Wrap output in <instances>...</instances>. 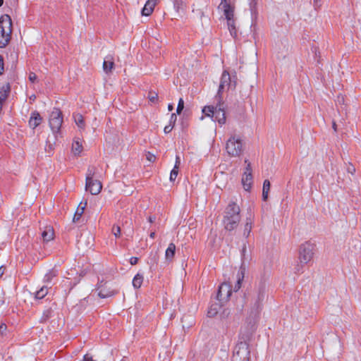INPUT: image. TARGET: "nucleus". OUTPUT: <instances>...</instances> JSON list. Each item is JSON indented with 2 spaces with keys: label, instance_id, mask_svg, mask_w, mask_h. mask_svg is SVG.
Returning <instances> with one entry per match:
<instances>
[{
  "label": "nucleus",
  "instance_id": "obj_1",
  "mask_svg": "<svg viewBox=\"0 0 361 361\" xmlns=\"http://www.w3.org/2000/svg\"><path fill=\"white\" fill-rule=\"evenodd\" d=\"M315 245L310 241H306L300 245L298 252V260L294 266L293 271L295 274L303 271L305 265L308 264L313 259Z\"/></svg>",
  "mask_w": 361,
  "mask_h": 361
},
{
  "label": "nucleus",
  "instance_id": "obj_2",
  "mask_svg": "<svg viewBox=\"0 0 361 361\" xmlns=\"http://www.w3.org/2000/svg\"><path fill=\"white\" fill-rule=\"evenodd\" d=\"M240 221V209L235 202L231 201L226 207L223 219L226 230L231 231L235 229Z\"/></svg>",
  "mask_w": 361,
  "mask_h": 361
},
{
  "label": "nucleus",
  "instance_id": "obj_3",
  "mask_svg": "<svg viewBox=\"0 0 361 361\" xmlns=\"http://www.w3.org/2000/svg\"><path fill=\"white\" fill-rule=\"evenodd\" d=\"M218 9L222 11L227 21V26L231 35L236 36L235 20L234 18V7L227 0H221Z\"/></svg>",
  "mask_w": 361,
  "mask_h": 361
},
{
  "label": "nucleus",
  "instance_id": "obj_4",
  "mask_svg": "<svg viewBox=\"0 0 361 361\" xmlns=\"http://www.w3.org/2000/svg\"><path fill=\"white\" fill-rule=\"evenodd\" d=\"M202 113L207 117H214V121H216L220 125H224L226 123L225 106L220 101L216 106H205L202 109Z\"/></svg>",
  "mask_w": 361,
  "mask_h": 361
},
{
  "label": "nucleus",
  "instance_id": "obj_5",
  "mask_svg": "<svg viewBox=\"0 0 361 361\" xmlns=\"http://www.w3.org/2000/svg\"><path fill=\"white\" fill-rule=\"evenodd\" d=\"M226 151L230 157H237L243 152V142L239 135L231 136L226 142Z\"/></svg>",
  "mask_w": 361,
  "mask_h": 361
},
{
  "label": "nucleus",
  "instance_id": "obj_6",
  "mask_svg": "<svg viewBox=\"0 0 361 361\" xmlns=\"http://www.w3.org/2000/svg\"><path fill=\"white\" fill-rule=\"evenodd\" d=\"M266 293V285L264 281H260L259 284L255 287V302L252 309L250 312V316L254 319L257 317L259 311L261 303L263 301Z\"/></svg>",
  "mask_w": 361,
  "mask_h": 361
},
{
  "label": "nucleus",
  "instance_id": "obj_7",
  "mask_svg": "<svg viewBox=\"0 0 361 361\" xmlns=\"http://www.w3.org/2000/svg\"><path fill=\"white\" fill-rule=\"evenodd\" d=\"M12 33V20L7 15L1 16V48L6 46L11 39Z\"/></svg>",
  "mask_w": 361,
  "mask_h": 361
},
{
  "label": "nucleus",
  "instance_id": "obj_8",
  "mask_svg": "<svg viewBox=\"0 0 361 361\" xmlns=\"http://www.w3.org/2000/svg\"><path fill=\"white\" fill-rule=\"evenodd\" d=\"M94 174V169L89 168L86 175L85 190L92 195H98L102 190V185L100 181L93 178Z\"/></svg>",
  "mask_w": 361,
  "mask_h": 361
},
{
  "label": "nucleus",
  "instance_id": "obj_9",
  "mask_svg": "<svg viewBox=\"0 0 361 361\" xmlns=\"http://www.w3.org/2000/svg\"><path fill=\"white\" fill-rule=\"evenodd\" d=\"M250 350L248 344L245 342L238 343L234 350L233 361H249Z\"/></svg>",
  "mask_w": 361,
  "mask_h": 361
},
{
  "label": "nucleus",
  "instance_id": "obj_10",
  "mask_svg": "<svg viewBox=\"0 0 361 361\" xmlns=\"http://www.w3.org/2000/svg\"><path fill=\"white\" fill-rule=\"evenodd\" d=\"M49 126L54 133H58L63 123L61 112L58 109H54L49 116Z\"/></svg>",
  "mask_w": 361,
  "mask_h": 361
},
{
  "label": "nucleus",
  "instance_id": "obj_11",
  "mask_svg": "<svg viewBox=\"0 0 361 361\" xmlns=\"http://www.w3.org/2000/svg\"><path fill=\"white\" fill-rule=\"evenodd\" d=\"M245 162L247 164L245 171L242 177V184L245 190L248 191L252 185V175L250 163L245 160Z\"/></svg>",
  "mask_w": 361,
  "mask_h": 361
},
{
  "label": "nucleus",
  "instance_id": "obj_12",
  "mask_svg": "<svg viewBox=\"0 0 361 361\" xmlns=\"http://www.w3.org/2000/svg\"><path fill=\"white\" fill-rule=\"evenodd\" d=\"M232 293L231 285L227 282H224L219 288L217 299L220 302L227 301Z\"/></svg>",
  "mask_w": 361,
  "mask_h": 361
},
{
  "label": "nucleus",
  "instance_id": "obj_13",
  "mask_svg": "<svg viewBox=\"0 0 361 361\" xmlns=\"http://www.w3.org/2000/svg\"><path fill=\"white\" fill-rule=\"evenodd\" d=\"M230 84H231L230 75L226 71H225L223 72V73L221 75V81H220L218 93H217L219 99H221V96H220L221 93L222 92H224L225 90L228 89Z\"/></svg>",
  "mask_w": 361,
  "mask_h": 361
},
{
  "label": "nucleus",
  "instance_id": "obj_14",
  "mask_svg": "<svg viewBox=\"0 0 361 361\" xmlns=\"http://www.w3.org/2000/svg\"><path fill=\"white\" fill-rule=\"evenodd\" d=\"M42 118L39 112L36 111H32L30 114V117L28 121L29 126L31 128L35 129L42 123Z\"/></svg>",
  "mask_w": 361,
  "mask_h": 361
},
{
  "label": "nucleus",
  "instance_id": "obj_15",
  "mask_svg": "<svg viewBox=\"0 0 361 361\" xmlns=\"http://www.w3.org/2000/svg\"><path fill=\"white\" fill-rule=\"evenodd\" d=\"M157 4V0H148L145 3V4L142 10V15L145 16H150L152 13Z\"/></svg>",
  "mask_w": 361,
  "mask_h": 361
},
{
  "label": "nucleus",
  "instance_id": "obj_16",
  "mask_svg": "<svg viewBox=\"0 0 361 361\" xmlns=\"http://www.w3.org/2000/svg\"><path fill=\"white\" fill-rule=\"evenodd\" d=\"M114 66V57L111 55H108L104 58L103 62V70L104 71L109 74L111 72L112 69Z\"/></svg>",
  "mask_w": 361,
  "mask_h": 361
},
{
  "label": "nucleus",
  "instance_id": "obj_17",
  "mask_svg": "<svg viewBox=\"0 0 361 361\" xmlns=\"http://www.w3.org/2000/svg\"><path fill=\"white\" fill-rule=\"evenodd\" d=\"M54 232L51 226H46L42 232V238L44 242H49L54 239Z\"/></svg>",
  "mask_w": 361,
  "mask_h": 361
},
{
  "label": "nucleus",
  "instance_id": "obj_18",
  "mask_svg": "<svg viewBox=\"0 0 361 361\" xmlns=\"http://www.w3.org/2000/svg\"><path fill=\"white\" fill-rule=\"evenodd\" d=\"M83 149L82 141L80 138H75L73 140L72 144V152L74 155L78 156L81 154Z\"/></svg>",
  "mask_w": 361,
  "mask_h": 361
},
{
  "label": "nucleus",
  "instance_id": "obj_19",
  "mask_svg": "<svg viewBox=\"0 0 361 361\" xmlns=\"http://www.w3.org/2000/svg\"><path fill=\"white\" fill-rule=\"evenodd\" d=\"M252 228V213L250 214L249 216L246 219V223L244 226V231H243V235L245 237H248L250 235L251 230Z\"/></svg>",
  "mask_w": 361,
  "mask_h": 361
},
{
  "label": "nucleus",
  "instance_id": "obj_20",
  "mask_svg": "<svg viewBox=\"0 0 361 361\" xmlns=\"http://www.w3.org/2000/svg\"><path fill=\"white\" fill-rule=\"evenodd\" d=\"M176 252V245L174 243H171L166 252H165V258L166 260L171 261L173 257H174Z\"/></svg>",
  "mask_w": 361,
  "mask_h": 361
},
{
  "label": "nucleus",
  "instance_id": "obj_21",
  "mask_svg": "<svg viewBox=\"0 0 361 361\" xmlns=\"http://www.w3.org/2000/svg\"><path fill=\"white\" fill-rule=\"evenodd\" d=\"M180 163V158L178 156H176L175 166H174L173 169L171 170V173H170L169 179L171 181H174L176 179L178 173V167H179Z\"/></svg>",
  "mask_w": 361,
  "mask_h": 361
},
{
  "label": "nucleus",
  "instance_id": "obj_22",
  "mask_svg": "<svg viewBox=\"0 0 361 361\" xmlns=\"http://www.w3.org/2000/svg\"><path fill=\"white\" fill-rule=\"evenodd\" d=\"M86 205H87V202H85L84 203H82V202L80 203V204L78 205L77 210L74 214L73 219V221L74 222L78 221L80 219V218L81 217L82 214L84 212Z\"/></svg>",
  "mask_w": 361,
  "mask_h": 361
},
{
  "label": "nucleus",
  "instance_id": "obj_23",
  "mask_svg": "<svg viewBox=\"0 0 361 361\" xmlns=\"http://www.w3.org/2000/svg\"><path fill=\"white\" fill-rule=\"evenodd\" d=\"M115 294H116L115 290H111V288H102L99 289V290L98 292V295L101 298H106L111 297Z\"/></svg>",
  "mask_w": 361,
  "mask_h": 361
},
{
  "label": "nucleus",
  "instance_id": "obj_24",
  "mask_svg": "<svg viewBox=\"0 0 361 361\" xmlns=\"http://www.w3.org/2000/svg\"><path fill=\"white\" fill-rule=\"evenodd\" d=\"M270 182L269 180H265L263 183V188H262V198L264 201H266L268 199L269 192L270 190Z\"/></svg>",
  "mask_w": 361,
  "mask_h": 361
},
{
  "label": "nucleus",
  "instance_id": "obj_25",
  "mask_svg": "<svg viewBox=\"0 0 361 361\" xmlns=\"http://www.w3.org/2000/svg\"><path fill=\"white\" fill-rule=\"evenodd\" d=\"M143 282V276L137 274L133 279V286L135 288H139Z\"/></svg>",
  "mask_w": 361,
  "mask_h": 361
},
{
  "label": "nucleus",
  "instance_id": "obj_26",
  "mask_svg": "<svg viewBox=\"0 0 361 361\" xmlns=\"http://www.w3.org/2000/svg\"><path fill=\"white\" fill-rule=\"evenodd\" d=\"M74 120L78 128L82 129L85 127L83 117L81 114H76L74 116Z\"/></svg>",
  "mask_w": 361,
  "mask_h": 361
},
{
  "label": "nucleus",
  "instance_id": "obj_27",
  "mask_svg": "<svg viewBox=\"0 0 361 361\" xmlns=\"http://www.w3.org/2000/svg\"><path fill=\"white\" fill-rule=\"evenodd\" d=\"M219 310V305L218 304L212 305L207 312V315L210 317H214L218 313Z\"/></svg>",
  "mask_w": 361,
  "mask_h": 361
},
{
  "label": "nucleus",
  "instance_id": "obj_28",
  "mask_svg": "<svg viewBox=\"0 0 361 361\" xmlns=\"http://www.w3.org/2000/svg\"><path fill=\"white\" fill-rule=\"evenodd\" d=\"M173 6L177 12L184 9V2L183 0H174Z\"/></svg>",
  "mask_w": 361,
  "mask_h": 361
},
{
  "label": "nucleus",
  "instance_id": "obj_29",
  "mask_svg": "<svg viewBox=\"0 0 361 361\" xmlns=\"http://www.w3.org/2000/svg\"><path fill=\"white\" fill-rule=\"evenodd\" d=\"M47 288L46 287H42L35 293V298L37 299H42L47 294Z\"/></svg>",
  "mask_w": 361,
  "mask_h": 361
},
{
  "label": "nucleus",
  "instance_id": "obj_30",
  "mask_svg": "<svg viewBox=\"0 0 361 361\" xmlns=\"http://www.w3.org/2000/svg\"><path fill=\"white\" fill-rule=\"evenodd\" d=\"M3 90L4 92V94H3L1 93V102L7 98L8 94L10 92L11 87H10L9 84H7L6 86H4Z\"/></svg>",
  "mask_w": 361,
  "mask_h": 361
},
{
  "label": "nucleus",
  "instance_id": "obj_31",
  "mask_svg": "<svg viewBox=\"0 0 361 361\" xmlns=\"http://www.w3.org/2000/svg\"><path fill=\"white\" fill-rule=\"evenodd\" d=\"M112 233L116 238H119L121 236V228L118 226L114 225L112 227Z\"/></svg>",
  "mask_w": 361,
  "mask_h": 361
},
{
  "label": "nucleus",
  "instance_id": "obj_32",
  "mask_svg": "<svg viewBox=\"0 0 361 361\" xmlns=\"http://www.w3.org/2000/svg\"><path fill=\"white\" fill-rule=\"evenodd\" d=\"M183 108H184V101H183V98H180L178 100V106L176 109V113L178 114H180V112L183 111Z\"/></svg>",
  "mask_w": 361,
  "mask_h": 361
},
{
  "label": "nucleus",
  "instance_id": "obj_33",
  "mask_svg": "<svg viewBox=\"0 0 361 361\" xmlns=\"http://www.w3.org/2000/svg\"><path fill=\"white\" fill-rule=\"evenodd\" d=\"M56 276V272L53 270H51L47 273L44 276V280L47 281H50L53 277Z\"/></svg>",
  "mask_w": 361,
  "mask_h": 361
},
{
  "label": "nucleus",
  "instance_id": "obj_34",
  "mask_svg": "<svg viewBox=\"0 0 361 361\" xmlns=\"http://www.w3.org/2000/svg\"><path fill=\"white\" fill-rule=\"evenodd\" d=\"M149 99L150 102L155 103L158 100V94L156 92H150L149 94Z\"/></svg>",
  "mask_w": 361,
  "mask_h": 361
},
{
  "label": "nucleus",
  "instance_id": "obj_35",
  "mask_svg": "<svg viewBox=\"0 0 361 361\" xmlns=\"http://www.w3.org/2000/svg\"><path fill=\"white\" fill-rule=\"evenodd\" d=\"M243 278V276H238V280H237V283H236V284L235 285V287H234V290L235 291H238L240 289Z\"/></svg>",
  "mask_w": 361,
  "mask_h": 361
},
{
  "label": "nucleus",
  "instance_id": "obj_36",
  "mask_svg": "<svg viewBox=\"0 0 361 361\" xmlns=\"http://www.w3.org/2000/svg\"><path fill=\"white\" fill-rule=\"evenodd\" d=\"M147 159L150 162H154L156 160V157L153 154L148 152L147 156Z\"/></svg>",
  "mask_w": 361,
  "mask_h": 361
},
{
  "label": "nucleus",
  "instance_id": "obj_37",
  "mask_svg": "<svg viewBox=\"0 0 361 361\" xmlns=\"http://www.w3.org/2000/svg\"><path fill=\"white\" fill-rule=\"evenodd\" d=\"M14 279L12 276H9L8 279V281L6 282V284L5 286H7L8 287H13L14 285Z\"/></svg>",
  "mask_w": 361,
  "mask_h": 361
},
{
  "label": "nucleus",
  "instance_id": "obj_38",
  "mask_svg": "<svg viewBox=\"0 0 361 361\" xmlns=\"http://www.w3.org/2000/svg\"><path fill=\"white\" fill-rule=\"evenodd\" d=\"M10 58L11 62L13 63L17 60V54L14 51H11Z\"/></svg>",
  "mask_w": 361,
  "mask_h": 361
},
{
  "label": "nucleus",
  "instance_id": "obj_39",
  "mask_svg": "<svg viewBox=\"0 0 361 361\" xmlns=\"http://www.w3.org/2000/svg\"><path fill=\"white\" fill-rule=\"evenodd\" d=\"M173 126H174V125L171 124V123H169V125L166 126H165V128H164V133H170V132L172 130V129H173Z\"/></svg>",
  "mask_w": 361,
  "mask_h": 361
},
{
  "label": "nucleus",
  "instance_id": "obj_40",
  "mask_svg": "<svg viewBox=\"0 0 361 361\" xmlns=\"http://www.w3.org/2000/svg\"><path fill=\"white\" fill-rule=\"evenodd\" d=\"M176 119H177V117H176V114H174V113H173V114H172L171 115V118H170L169 123L174 125V123H176Z\"/></svg>",
  "mask_w": 361,
  "mask_h": 361
},
{
  "label": "nucleus",
  "instance_id": "obj_41",
  "mask_svg": "<svg viewBox=\"0 0 361 361\" xmlns=\"http://www.w3.org/2000/svg\"><path fill=\"white\" fill-rule=\"evenodd\" d=\"M29 80L32 82H35L37 80L36 74L34 73H30L29 75Z\"/></svg>",
  "mask_w": 361,
  "mask_h": 361
},
{
  "label": "nucleus",
  "instance_id": "obj_42",
  "mask_svg": "<svg viewBox=\"0 0 361 361\" xmlns=\"http://www.w3.org/2000/svg\"><path fill=\"white\" fill-rule=\"evenodd\" d=\"M137 261H138V258H137V257H132L130 259V263L132 265L136 264L137 263Z\"/></svg>",
  "mask_w": 361,
  "mask_h": 361
},
{
  "label": "nucleus",
  "instance_id": "obj_43",
  "mask_svg": "<svg viewBox=\"0 0 361 361\" xmlns=\"http://www.w3.org/2000/svg\"><path fill=\"white\" fill-rule=\"evenodd\" d=\"M314 5L317 7H319L321 6L320 0H314Z\"/></svg>",
  "mask_w": 361,
  "mask_h": 361
},
{
  "label": "nucleus",
  "instance_id": "obj_44",
  "mask_svg": "<svg viewBox=\"0 0 361 361\" xmlns=\"http://www.w3.org/2000/svg\"><path fill=\"white\" fill-rule=\"evenodd\" d=\"M45 149L46 150L51 151L52 150V145H51V144L47 145Z\"/></svg>",
  "mask_w": 361,
  "mask_h": 361
},
{
  "label": "nucleus",
  "instance_id": "obj_45",
  "mask_svg": "<svg viewBox=\"0 0 361 361\" xmlns=\"http://www.w3.org/2000/svg\"><path fill=\"white\" fill-rule=\"evenodd\" d=\"M168 109H169V111H172L173 109V105L171 104H169L168 105Z\"/></svg>",
  "mask_w": 361,
  "mask_h": 361
},
{
  "label": "nucleus",
  "instance_id": "obj_46",
  "mask_svg": "<svg viewBox=\"0 0 361 361\" xmlns=\"http://www.w3.org/2000/svg\"><path fill=\"white\" fill-rule=\"evenodd\" d=\"M154 221H155V217H154V216H149V221L150 223H153Z\"/></svg>",
  "mask_w": 361,
  "mask_h": 361
},
{
  "label": "nucleus",
  "instance_id": "obj_47",
  "mask_svg": "<svg viewBox=\"0 0 361 361\" xmlns=\"http://www.w3.org/2000/svg\"><path fill=\"white\" fill-rule=\"evenodd\" d=\"M154 236H155V233H154V232H152V233H150V235H149V237H150L151 238H154Z\"/></svg>",
  "mask_w": 361,
  "mask_h": 361
},
{
  "label": "nucleus",
  "instance_id": "obj_48",
  "mask_svg": "<svg viewBox=\"0 0 361 361\" xmlns=\"http://www.w3.org/2000/svg\"><path fill=\"white\" fill-rule=\"evenodd\" d=\"M333 128L334 129L335 131L336 130V124L335 122L333 123Z\"/></svg>",
  "mask_w": 361,
  "mask_h": 361
},
{
  "label": "nucleus",
  "instance_id": "obj_49",
  "mask_svg": "<svg viewBox=\"0 0 361 361\" xmlns=\"http://www.w3.org/2000/svg\"><path fill=\"white\" fill-rule=\"evenodd\" d=\"M1 71L4 70V63H3V59L1 58Z\"/></svg>",
  "mask_w": 361,
  "mask_h": 361
},
{
  "label": "nucleus",
  "instance_id": "obj_50",
  "mask_svg": "<svg viewBox=\"0 0 361 361\" xmlns=\"http://www.w3.org/2000/svg\"><path fill=\"white\" fill-rule=\"evenodd\" d=\"M30 98V99H32V100H35V98H36V97H35V95H32Z\"/></svg>",
  "mask_w": 361,
  "mask_h": 361
},
{
  "label": "nucleus",
  "instance_id": "obj_51",
  "mask_svg": "<svg viewBox=\"0 0 361 361\" xmlns=\"http://www.w3.org/2000/svg\"><path fill=\"white\" fill-rule=\"evenodd\" d=\"M1 331H2L4 328L6 329V326L4 324H1Z\"/></svg>",
  "mask_w": 361,
  "mask_h": 361
},
{
  "label": "nucleus",
  "instance_id": "obj_52",
  "mask_svg": "<svg viewBox=\"0 0 361 361\" xmlns=\"http://www.w3.org/2000/svg\"><path fill=\"white\" fill-rule=\"evenodd\" d=\"M1 5H2L4 3V0H1Z\"/></svg>",
  "mask_w": 361,
  "mask_h": 361
}]
</instances>
